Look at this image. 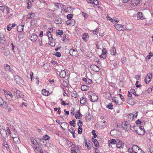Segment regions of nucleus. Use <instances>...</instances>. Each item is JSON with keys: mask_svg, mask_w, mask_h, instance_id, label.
<instances>
[{"mask_svg": "<svg viewBox=\"0 0 153 153\" xmlns=\"http://www.w3.org/2000/svg\"><path fill=\"white\" fill-rule=\"evenodd\" d=\"M52 40H50V45L52 47H54L55 45V43L51 41Z\"/></svg>", "mask_w": 153, "mask_h": 153, "instance_id": "53", "label": "nucleus"}, {"mask_svg": "<svg viewBox=\"0 0 153 153\" xmlns=\"http://www.w3.org/2000/svg\"><path fill=\"white\" fill-rule=\"evenodd\" d=\"M20 77L16 75L14 77V79L15 81H16V82L19 81V79Z\"/></svg>", "mask_w": 153, "mask_h": 153, "instance_id": "45", "label": "nucleus"}, {"mask_svg": "<svg viewBox=\"0 0 153 153\" xmlns=\"http://www.w3.org/2000/svg\"><path fill=\"white\" fill-rule=\"evenodd\" d=\"M82 122L80 120H78V122L77 123V125L79 126H80L82 127Z\"/></svg>", "mask_w": 153, "mask_h": 153, "instance_id": "51", "label": "nucleus"}, {"mask_svg": "<svg viewBox=\"0 0 153 153\" xmlns=\"http://www.w3.org/2000/svg\"><path fill=\"white\" fill-rule=\"evenodd\" d=\"M27 9H29L32 6V4L30 0H27Z\"/></svg>", "mask_w": 153, "mask_h": 153, "instance_id": "28", "label": "nucleus"}, {"mask_svg": "<svg viewBox=\"0 0 153 153\" xmlns=\"http://www.w3.org/2000/svg\"><path fill=\"white\" fill-rule=\"evenodd\" d=\"M42 94L45 96L49 95V92H48L45 89H43L42 91Z\"/></svg>", "mask_w": 153, "mask_h": 153, "instance_id": "30", "label": "nucleus"}, {"mask_svg": "<svg viewBox=\"0 0 153 153\" xmlns=\"http://www.w3.org/2000/svg\"><path fill=\"white\" fill-rule=\"evenodd\" d=\"M149 150L151 153H153V145L150 148Z\"/></svg>", "mask_w": 153, "mask_h": 153, "instance_id": "64", "label": "nucleus"}, {"mask_svg": "<svg viewBox=\"0 0 153 153\" xmlns=\"http://www.w3.org/2000/svg\"><path fill=\"white\" fill-rule=\"evenodd\" d=\"M119 95H120V98H121L122 101H125V99H124V97H123V96L122 95L120 94H119Z\"/></svg>", "mask_w": 153, "mask_h": 153, "instance_id": "60", "label": "nucleus"}, {"mask_svg": "<svg viewBox=\"0 0 153 153\" xmlns=\"http://www.w3.org/2000/svg\"><path fill=\"white\" fill-rule=\"evenodd\" d=\"M6 10L7 11V14L8 15L10 13V9L8 7H6Z\"/></svg>", "mask_w": 153, "mask_h": 153, "instance_id": "61", "label": "nucleus"}, {"mask_svg": "<svg viewBox=\"0 0 153 153\" xmlns=\"http://www.w3.org/2000/svg\"><path fill=\"white\" fill-rule=\"evenodd\" d=\"M5 41V39L3 34L1 33L0 34V43L3 44Z\"/></svg>", "mask_w": 153, "mask_h": 153, "instance_id": "11", "label": "nucleus"}, {"mask_svg": "<svg viewBox=\"0 0 153 153\" xmlns=\"http://www.w3.org/2000/svg\"><path fill=\"white\" fill-rule=\"evenodd\" d=\"M91 69L94 71L98 72L99 71V68L98 67L95 65H93L90 66Z\"/></svg>", "mask_w": 153, "mask_h": 153, "instance_id": "9", "label": "nucleus"}, {"mask_svg": "<svg viewBox=\"0 0 153 153\" xmlns=\"http://www.w3.org/2000/svg\"><path fill=\"white\" fill-rule=\"evenodd\" d=\"M106 95L108 97L107 99L108 100H110L111 97V94L109 92H108L106 94Z\"/></svg>", "mask_w": 153, "mask_h": 153, "instance_id": "57", "label": "nucleus"}, {"mask_svg": "<svg viewBox=\"0 0 153 153\" xmlns=\"http://www.w3.org/2000/svg\"><path fill=\"white\" fill-rule=\"evenodd\" d=\"M132 148L133 152H134V151H136L139 150H140V152L143 151V150L139 148L138 146L136 145H133L132 146Z\"/></svg>", "mask_w": 153, "mask_h": 153, "instance_id": "17", "label": "nucleus"}, {"mask_svg": "<svg viewBox=\"0 0 153 153\" xmlns=\"http://www.w3.org/2000/svg\"><path fill=\"white\" fill-rule=\"evenodd\" d=\"M3 53L5 56H7L10 53L9 51L8 50H6L5 51L3 52Z\"/></svg>", "mask_w": 153, "mask_h": 153, "instance_id": "40", "label": "nucleus"}, {"mask_svg": "<svg viewBox=\"0 0 153 153\" xmlns=\"http://www.w3.org/2000/svg\"><path fill=\"white\" fill-rule=\"evenodd\" d=\"M136 126H134L132 127H131L130 129L133 131H136V130L135 129V128Z\"/></svg>", "mask_w": 153, "mask_h": 153, "instance_id": "62", "label": "nucleus"}, {"mask_svg": "<svg viewBox=\"0 0 153 153\" xmlns=\"http://www.w3.org/2000/svg\"><path fill=\"white\" fill-rule=\"evenodd\" d=\"M24 25H19L17 27V30L19 32H22L24 29Z\"/></svg>", "mask_w": 153, "mask_h": 153, "instance_id": "18", "label": "nucleus"}, {"mask_svg": "<svg viewBox=\"0 0 153 153\" xmlns=\"http://www.w3.org/2000/svg\"><path fill=\"white\" fill-rule=\"evenodd\" d=\"M116 146L118 148H123L124 146V144L123 143L119 140H117V141L116 143Z\"/></svg>", "mask_w": 153, "mask_h": 153, "instance_id": "8", "label": "nucleus"}, {"mask_svg": "<svg viewBox=\"0 0 153 153\" xmlns=\"http://www.w3.org/2000/svg\"><path fill=\"white\" fill-rule=\"evenodd\" d=\"M57 35L58 34L60 36L62 35L63 33V31L62 30H57L56 32Z\"/></svg>", "mask_w": 153, "mask_h": 153, "instance_id": "41", "label": "nucleus"}, {"mask_svg": "<svg viewBox=\"0 0 153 153\" xmlns=\"http://www.w3.org/2000/svg\"><path fill=\"white\" fill-rule=\"evenodd\" d=\"M93 3H92V4L94 6H97L99 4V2L97 0H95L94 1H92Z\"/></svg>", "mask_w": 153, "mask_h": 153, "instance_id": "43", "label": "nucleus"}, {"mask_svg": "<svg viewBox=\"0 0 153 153\" xmlns=\"http://www.w3.org/2000/svg\"><path fill=\"white\" fill-rule=\"evenodd\" d=\"M113 105H112V103H111V104L110 103L109 105H107V108L111 110L112 109H113Z\"/></svg>", "mask_w": 153, "mask_h": 153, "instance_id": "47", "label": "nucleus"}, {"mask_svg": "<svg viewBox=\"0 0 153 153\" xmlns=\"http://www.w3.org/2000/svg\"><path fill=\"white\" fill-rule=\"evenodd\" d=\"M117 141V140H116L115 139H113L111 140L110 143L112 144H115L116 143Z\"/></svg>", "mask_w": 153, "mask_h": 153, "instance_id": "44", "label": "nucleus"}, {"mask_svg": "<svg viewBox=\"0 0 153 153\" xmlns=\"http://www.w3.org/2000/svg\"><path fill=\"white\" fill-rule=\"evenodd\" d=\"M120 133V132L117 130L116 129H114L112 130L110 132V134L111 135L114 136L115 135V133Z\"/></svg>", "mask_w": 153, "mask_h": 153, "instance_id": "24", "label": "nucleus"}, {"mask_svg": "<svg viewBox=\"0 0 153 153\" xmlns=\"http://www.w3.org/2000/svg\"><path fill=\"white\" fill-rule=\"evenodd\" d=\"M98 29H96L93 32V34L96 35L98 33Z\"/></svg>", "mask_w": 153, "mask_h": 153, "instance_id": "59", "label": "nucleus"}, {"mask_svg": "<svg viewBox=\"0 0 153 153\" xmlns=\"http://www.w3.org/2000/svg\"><path fill=\"white\" fill-rule=\"evenodd\" d=\"M54 55L58 57H59L61 56V54L60 52H56V53L54 54Z\"/></svg>", "mask_w": 153, "mask_h": 153, "instance_id": "49", "label": "nucleus"}, {"mask_svg": "<svg viewBox=\"0 0 153 153\" xmlns=\"http://www.w3.org/2000/svg\"><path fill=\"white\" fill-rule=\"evenodd\" d=\"M4 67L5 69L7 71H9L11 73L12 72L13 70L12 69L10 68V67L9 65L7 64H5L4 65Z\"/></svg>", "mask_w": 153, "mask_h": 153, "instance_id": "19", "label": "nucleus"}, {"mask_svg": "<svg viewBox=\"0 0 153 153\" xmlns=\"http://www.w3.org/2000/svg\"><path fill=\"white\" fill-rule=\"evenodd\" d=\"M72 17L73 15L71 13L68 14L67 16V18L69 20L71 19L72 18Z\"/></svg>", "mask_w": 153, "mask_h": 153, "instance_id": "48", "label": "nucleus"}, {"mask_svg": "<svg viewBox=\"0 0 153 153\" xmlns=\"http://www.w3.org/2000/svg\"><path fill=\"white\" fill-rule=\"evenodd\" d=\"M31 40L33 42L36 41L38 38V36L36 34H32V35L30 36Z\"/></svg>", "mask_w": 153, "mask_h": 153, "instance_id": "16", "label": "nucleus"}, {"mask_svg": "<svg viewBox=\"0 0 153 153\" xmlns=\"http://www.w3.org/2000/svg\"><path fill=\"white\" fill-rule=\"evenodd\" d=\"M89 87L87 85H82L81 86V90L83 91H86L89 89Z\"/></svg>", "mask_w": 153, "mask_h": 153, "instance_id": "20", "label": "nucleus"}, {"mask_svg": "<svg viewBox=\"0 0 153 153\" xmlns=\"http://www.w3.org/2000/svg\"><path fill=\"white\" fill-rule=\"evenodd\" d=\"M102 54L105 55L106 57V56L107 55V50L106 48H103L102 49Z\"/></svg>", "mask_w": 153, "mask_h": 153, "instance_id": "34", "label": "nucleus"}, {"mask_svg": "<svg viewBox=\"0 0 153 153\" xmlns=\"http://www.w3.org/2000/svg\"><path fill=\"white\" fill-rule=\"evenodd\" d=\"M128 96L129 98V101L130 100H133V101H134V100H133V99L132 97V95L129 91H128Z\"/></svg>", "mask_w": 153, "mask_h": 153, "instance_id": "38", "label": "nucleus"}, {"mask_svg": "<svg viewBox=\"0 0 153 153\" xmlns=\"http://www.w3.org/2000/svg\"><path fill=\"white\" fill-rule=\"evenodd\" d=\"M92 82V81L91 79L88 78L86 83L88 84H90Z\"/></svg>", "mask_w": 153, "mask_h": 153, "instance_id": "52", "label": "nucleus"}, {"mask_svg": "<svg viewBox=\"0 0 153 153\" xmlns=\"http://www.w3.org/2000/svg\"><path fill=\"white\" fill-rule=\"evenodd\" d=\"M70 94L72 97H75V98H76L77 94L76 91H73L72 92H71L70 93Z\"/></svg>", "mask_w": 153, "mask_h": 153, "instance_id": "29", "label": "nucleus"}, {"mask_svg": "<svg viewBox=\"0 0 153 153\" xmlns=\"http://www.w3.org/2000/svg\"><path fill=\"white\" fill-rule=\"evenodd\" d=\"M67 70L64 69L62 70H61L60 71H58L59 74V76L60 78H64L68 76V73L66 72L67 71Z\"/></svg>", "mask_w": 153, "mask_h": 153, "instance_id": "2", "label": "nucleus"}, {"mask_svg": "<svg viewBox=\"0 0 153 153\" xmlns=\"http://www.w3.org/2000/svg\"><path fill=\"white\" fill-rule=\"evenodd\" d=\"M87 99L85 97H82L80 100V103L81 104L85 105L86 103Z\"/></svg>", "mask_w": 153, "mask_h": 153, "instance_id": "15", "label": "nucleus"}, {"mask_svg": "<svg viewBox=\"0 0 153 153\" xmlns=\"http://www.w3.org/2000/svg\"><path fill=\"white\" fill-rule=\"evenodd\" d=\"M35 149H36L38 151H39L40 150L42 149V148L40 147H38L37 146H35Z\"/></svg>", "mask_w": 153, "mask_h": 153, "instance_id": "58", "label": "nucleus"}, {"mask_svg": "<svg viewBox=\"0 0 153 153\" xmlns=\"http://www.w3.org/2000/svg\"><path fill=\"white\" fill-rule=\"evenodd\" d=\"M62 19L61 18L59 17H57L56 18L54 22L56 24H59L62 23Z\"/></svg>", "mask_w": 153, "mask_h": 153, "instance_id": "14", "label": "nucleus"}, {"mask_svg": "<svg viewBox=\"0 0 153 153\" xmlns=\"http://www.w3.org/2000/svg\"><path fill=\"white\" fill-rule=\"evenodd\" d=\"M82 15L86 19L88 17V15L87 13L84 12L82 13Z\"/></svg>", "mask_w": 153, "mask_h": 153, "instance_id": "56", "label": "nucleus"}, {"mask_svg": "<svg viewBox=\"0 0 153 153\" xmlns=\"http://www.w3.org/2000/svg\"><path fill=\"white\" fill-rule=\"evenodd\" d=\"M88 98L92 102H94L97 101L98 99V96L95 94L89 95Z\"/></svg>", "mask_w": 153, "mask_h": 153, "instance_id": "4", "label": "nucleus"}, {"mask_svg": "<svg viewBox=\"0 0 153 153\" xmlns=\"http://www.w3.org/2000/svg\"><path fill=\"white\" fill-rule=\"evenodd\" d=\"M47 33L48 36V39H49V40H52L53 38L51 34V32L48 31Z\"/></svg>", "mask_w": 153, "mask_h": 153, "instance_id": "33", "label": "nucleus"}, {"mask_svg": "<svg viewBox=\"0 0 153 153\" xmlns=\"http://www.w3.org/2000/svg\"><path fill=\"white\" fill-rule=\"evenodd\" d=\"M88 37V34L86 33H84L82 36V39L86 41L87 38Z\"/></svg>", "mask_w": 153, "mask_h": 153, "instance_id": "25", "label": "nucleus"}, {"mask_svg": "<svg viewBox=\"0 0 153 153\" xmlns=\"http://www.w3.org/2000/svg\"><path fill=\"white\" fill-rule=\"evenodd\" d=\"M36 17L35 14L32 12L29 13L27 15V18L29 19H35Z\"/></svg>", "mask_w": 153, "mask_h": 153, "instance_id": "13", "label": "nucleus"}, {"mask_svg": "<svg viewBox=\"0 0 153 153\" xmlns=\"http://www.w3.org/2000/svg\"><path fill=\"white\" fill-rule=\"evenodd\" d=\"M140 76V75H136L134 77L137 80H138L139 79Z\"/></svg>", "mask_w": 153, "mask_h": 153, "instance_id": "63", "label": "nucleus"}, {"mask_svg": "<svg viewBox=\"0 0 153 153\" xmlns=\"http://www.w3.org/2000/svg\"><path fill=\"white\" fill-rule=\"evenodd\" d=\"M111 54L113 56H115L116 54V49L114 47H112L110 50Z\"/></svg>", "mask_w": 153, "mask_h": 153, "instance_id": "21", "label": "nucleus"}, {"mask_svg": "<svg viewBox=\"0 0 153 153\" xmlns=\"http://www.w3.org/2000/svg\"><path fill=\"white\" fill-rule=\"evenodd\" d=\"M130 91L135 96H137V97L139 96V95L138 94H136L135 90L134 89H131L130 90Z\"/></svg>", "mask_w": 153, "mask_h": 153, "instance_id": "37", "label": "nucleus"}, {"mask_svg": "<svg viewBox=\"0 0 153 153\" xmlns=\"http://www.w3.org/2000/svg\"><path fill=\"white\" fill-rule=\"evenodd\" d=\"M149 75L148 76V74L147 76H146L145 79V82L146 84H148L150 81L152 77V73L149 74Z\"/></svg>", "mask_w": 153, "mask_h": 153, "instance_id": "5", "label": "nucleus"}, {"mask_svg": "<svg viewBox=\"0 0 153 153\" xmlns=\"http://www.w3.org/2000/svg\"><path fill=\"white\" fill-rule=\"evenodd\" d=\"M92 140L94 144H95V146L97 147L98 146L99 144V143L97 140V139H94L93 138H92Z\"/></svg>", "mask_w": 153, "mask_h": 153, "instance_id": "26", "label": "nucleus"}, {"mask_svg": "<svg viewBox=\"0 0 153 153\" xmlns=\"http://www.w3.org/2000/svg\"><path fill=\"white\" fill-rule=\"evenodd\" d=\"M77 113H78L79 115L76 116V115H75V117L76 119H80V117H82V115L80 112L79 110H78L77 111Z\"/></svg>", "mask_w": 153, "mask_h": 153, "instance_id": "32", "label": "nucleus"}, {"mask_svg": "<svg viewBox=\"0 0 153 153\" xmlns=\"http://www.w3.org/2000/svg\"><path fill=\"white\" fill-rule=\"evenodd\" d=\"M13 139L14 141L16 143H18L20 141V140L19 138L16 137L13 138Z\"/></svg>", "mask_w": 153, "mask_h": 153, "instance_id": "46", "label": "nucleus"}, {"mask_svg": "<svg viewBox=\"0 0 153 153\" xmlns=\"http://www.w3.org/2000/svg\"><path fill=\"white\" fill-rule=\"evenodd\" d=\"M139 128L140 129V130L141 131V133H139V131L136 130V132L139 135H143L145 134V130L144 129L143 127V126H140L139 127Z\"/></svg>", "mask_w": 153, "mask_h": 153, "instance_id": "6", "label": "nucleus"}, {"mask_svg": "<svg viewBox=\"0 0 153 153\" xmlns=\"http://www.w3.org/2000/svg\"><path fill=\"white\" fill-rule=\"evenodd\" d=\"M1 74L3 77L5 79L8 80H9L10 79L9 77H8L7 74L6 73L3 72H1Z\"/></svg>", "mask_w": 153, "mask_h": 153, "instance_id": "22", "label": "nucleus"}, {"mask_svg": "<svg viewBox=\"0 0 153 153\" xmlns=\"http://www.w3.org/2000/svg\"><path fill=\"white\" fill-rule=\"evenodd\" d=\"M121 28V31H123L124 30H129V29L127 28V26L125 25H122L121 27H120Z\"/></svg>", "mask_w": 153, "mask_h": 153, "instance_id": "31", "label": "nucleus"}, {"mask_svg": "<svg viewBox=\"0 0 153 153\" xmlns=\"http://www.w3.org/2000/svg\"><path fill=\"white\" fill-rule=\"evenodd\" d=\"M134 115H135V114H133L131 113L130 114L128 115V117L130 120H132L134 119Z\"/></svg>", "mask_w": 153, "mask_h": 153, "instance_id": "36", "label": "nucleus"}, {"mask_svg": "<svg viewBox=\"0 0 153 153\" xmlns=\"http://www.w3.org/2000/svg\"><path fill=\"white\" fill-rule=\"evenodd\" d=\"M50 138V137L47 134H46L42 137L41 138V140H45V141H46L47 140H49Z\"/></svg>", "mask_w": 153, "mask_h": 153, "instance_id": "27", "label": "nucleus"}, {"mask_svg": "<svg viewBox=\"0 0 153 153\" xmlns=\"http://www.w3.org/2000/svg\"><path fill=\"white\" fill-rule=\"evenodd\" d=\"M121 27V25H117L115 26V28L118 30L121 31V28L120 27Z\"/></svg>", "mask_w": 153, "mask_h": 153, "instance_id": "39", "label": "nucleus"}, {"mask_svg": "<svg viewBox=\"0 0 153 153\" xmlns=\"http://www.w3.org/2000/svg\"><path fill=\"white\" fill-rule=\"evenodd\" d=\"M78 132L79 134H81L82 133V127L80 126H79Z\"/></svg>", "mask_w": 153, "mask_h": 153, "instance_id": "42", "label": "nucleus"}, {"mask_svg": "<svg viewBox=\"0 0 153 153\" xmlns=\"http://www.w3.org/2000/svg\"><path fill=\"white\" fill-rule=\"evenodd\" d=\"M135 0H131V4L132 5L136 6L138 4H137V2L135 1Z\"/></svg>", "mask_w": 153, "mask_h": 153, "instance_id": "35", "label": "nucleus"}, {"mask_svg": "<svg viewBox=\"0 0 153 153\" xmlns=\"http://www.w3.org/2000/svg\"><path fill=\"white\" fill-rule=\"evenodd\" d=\"M69 125L66 122H62L61 125V128L63 130H65L66 128L68 129V128Z\"/></svg>", "mask_w": 153, "mask_h": 153, "instance_id": "10", "label": "nucleus"}, {"mask_svg": "<svg viewBox=\"0 0 153 153\" xmlns=\"http://www.w3.org/2000/svg\"><path fill=\"white\" fill-rule=\"evenodd\" d=\"M144 19L143 14L141 12H139L137 14V19L138 20H143Z\"/></svg>", "mask_w": 153, "mask_h": 153, "instance_id": "12", "label": "nucleus"}, {"mask_svg": "<svg viewBox=\"0 0 153 153\" xmlns=\"http://www.w3.org/2000/svg\"><path fill=\"white\" fill-rule=\"evenodd\" d=\"M69 131L72 134H73V133H75V130L73 128H70L69 129Z\"/></svg>", "mask_w": 153, "mask_h": 153, "instance_id": "55", "label": "nucleus"}, {"mask_svg": "<svg viewBox=\"0 0 153 153\" xmlns=\"http://www.w3.org/2000/svg\"><path fill=\"white\" fill-rule=\"evenodd\" d=\"M69 53L71 56L74 57L77 56V52L74 49L72 48L70 50Z\"/></svg>", "mask_w": 153, "mask_h": 153, "instance_id": "7", "label": "nucleus"}, {"mask_svg": "<svg viewBox=\"0 0 153 153\" xmlns=\"http://www.w3.org/2000/svg\"><path fill=\"white\" fill-rule=\"evenodd\" d=\"M0 107L5 109H7L8 107L7 103L4 101L1 97H0Z\"/></svg>", "mask_w": 153, "mask_h": 153, "instance_id": "3", "label": "nucleus"}, {"mask_svg": "<svg viewBox=\"0 0 153 153\" xmlns=\"http://www.w3.org/2000/svg\"><path fill=\"white\" fill-rule=\"evenodd\" d=\"M6 94H7V96L9 95L10 97L12 98L13 97V95H12V93L10 91H8L6 93Z\"/></svg>", "mask_w": 153, "mask_h": 153, "instance_id": "54", "label": "nucleus"}, {"mask_svg": "<svg viewBox=\"0 0 153 153\" xmlns=\"http://www.w3.org/2000/svg\"><path fill=\"white\" fill-rule=\"evenodd\" d=\"M13 92L15 94L17 98H23L24 97L23 94L21 93L20 91L16 88H13L12 90Z\"/></svg>", "mask_w": 153, "mask_h": 153, "instance_id": "1", "label": "nucleus"}, {"mask_svg": "<svg viewBox=\"0 0 153 153\" xmlns=\"http://www.w3.org/2000/svg\"><path fill=\"white\" fill-rule=\"evenodd\" d=\"M85 146H86L88 150L90 149L91 148V145L90 144V143L89 144H88L87 143H86L85 144Z\"/></svg>", "mask_w": 153, "mask_h": 153, "instance_id": "50", "label": "nucleus"}, {"mask_svg": "<svg viewBox=\"0 0 153 153\" xmlns=\"http://www.w3.org/2000/svg\"><path fill=\"white\" fill-rule=\"evenodd\" d=\"M4 143L2 144V148L3 149L6 148L7 150L8 149L9 146L7 142L5 140H4Z\"/></svg>", "mask_w": 153, "mask_h": 153, "instance_id": "23", "label": "nucleus"}]
</instances>
